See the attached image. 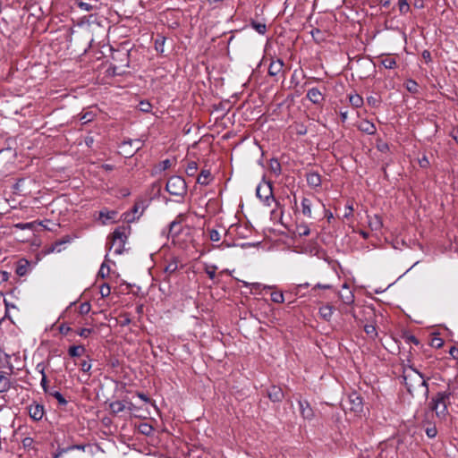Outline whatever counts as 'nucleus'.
Segmentation results:
<instances>
[{
	"label": "nucleus",
	"mask_w": 458,
	"mask_h": 458,
	"mask_svg": "<svg viewBox=\"0 0 458 458\" xmlns=\"http://www.w3.org/2000/svg\"><path fill=\"white\" fill-rule=\"evenodd\" d=\"M403 379L408 392L414 394L416 392H420L424 394L428 393V386L423 377L415 370L411 373L405 374Z\"/></svg>",
	"instance_id": "obj_1"
},
{
	"label": "nucleus",
	"mask_w": 458,
	"mask_h": 458,
	"mask_svg": "<svg viewBox=\"0 0 458 458\" xmlns=\"http://www.w3.org/2000/svg\"><path fill=\"white\" fill-rule=\"evenodd\" d=\"M450 393L439 392L437 393L431 401V409L436 412V415L444 419L447 414V406L450 403Z\"/></svg>",
	"instance_id": "obj_2"
},
{
	"label": "nucleus",
	"mask_w": 458,
	"mask_h": 458,
	"mask_svg": "<svg viewBox=\"0 0 458 458\" xmlns=\"http://www.w3.org/2000/svg\"><path fill=\"white\" fill-rule=\"evenodd\" d=\"M257 197L267 207H271L272 203L277 206V202L273 195L272 184L269 182L262 181L256 189Z\"/></svg>",
	"instance_id": "obj_3"
},
{
	"label": "nucleus",
	"mask_w": 458,
	"mask_h": 458,
	"mask_svg": "<svg viewBox=\"0 0 458 458\" xmlns=\"http://www.w3.org/2000/svg\"><path fill=\"white\" fill-rule=\"evenodd\" d=\"M165 190L171 195L182 197L187 192V184L182 177L173 175L168 179Z\"/></svg>",
	"instance_id": "obj_4"
},
{
	"label": "nucleus",
	"mask_w": 458,
	"mask_h": 458,
	"mask_svg": "<svg viewBox=\"0 0 458 458\" xmlns=\"http://www.w3.org/2000/svg\"><path fill=\"white\" fill-rule=\"evenodd\" d=\"M186 219L185 214H179L176 218L170 223L168 236L174 237L178 235L182 231L181 224Z\"/></svg>",
	"instance_id": "obj_5"
},
{
	"label": "nucleus",
	"mask_w": 458,
	"mask_h": 458,
	"mask_svg": "<svg viewBox=\"0 0 458 458\" xmlns=\"http://www.w3.org/2000/svg\"><path fill=\"white\" fill-rule=\"evenodd\" d=\"M28 412L33 420L38 421L43 418L45 413L44 406L39 403H33L28 406Z\"/></svg>",
	"instance_id": "obj_6"
},
{
	"label": "nucleus",
	"mask_w": 458,
	"mask_h": 458,
	"mask_svg": "<svg viewBox=\"0 0 458 458\" xmlns=\"http://www.w3.org/2000/svg\"><path fill=\"white\" fill-rule=\"evenodd\" d=\"M267 396L274 403H279L284 399V392L281 387L277 386H271L267 389Z\"/></svg>",
	"instance_id": "obj_7"
},
{
	"label": "nucleus",
	"mask_w": 458,
	"mask_h": 458,
	"mask_svg": "<svg viewBox=\"0 0 458 458\" xmlns=\"http://www.w3.org/2000/svg\"><path fill=\"white\" fill-rule=\"evenodd\" d=\"M131 406H132V403H129V406L127 407L125 405L124 402L114 401L109 404V409L113 414L116 415V414L123 411L126 409H128L129 411H131Z\"/></svg>",
	"instance_id": "obj_8"
},
{
	"label": "nucleus",
	"mask_w": 458,
	"mask_h": 458,
	"mask_svg": "<svg viewBox=\"0 0 458 458\" xmlns=\"http://www.w3.org/2000/svg\"><path fill=\"white\" fill-rule=\"evenodd\" d=\"M284 65L283 60H273L268 67V74L272 77L278 75L283 71Z\"/></svg>",
	"instance_id": "obj_9"
},
{
	"label": "nucleus",
	"mask_w": 458,
	"mask_h": 458,
	"mask_svg": "<svg viewBox=\"0 0 458 458\" xmlns=\"http://www.w3.org/2000/svg\"><path fill=\"white\" fill-rule=\"evenodd\" d=\"M349 401L351 403L350 410L354 413L359 414L363 411L361 398L356 394L351 395L349 397Z\"/></svg>",
	"instance_id": "obj_10"
},
{
	"label": "nucleus",
	"mask_w": 458,
	"mask_h": 458,
	"mask_svg": "<svg viewBox=\"0 0 458 458\" xmlns=\"http://www.w3.org/2000/svg\"><path fill=\"white\" fill-rule=\"evenodd\" d=\"M8 373L0 371V393H6L12 386V382Z\"/></svg>",
	"instance_id": "obj_11"
},
{
	"label": "nucleus",
	"mask_w": 458,
	"mask_h": 458,
	"mask_svg": "<svg viewBox=\"0 0 458 458\" xmlns=\"http://www.w3.org/2000/svg\"><path fill=\"white\" fill-rule=\"evenodd\" d=\"M306 180L311 188H317L321 184V177L318 173L310 172L306 174Z\"/></svg>",
	"instance_id": "obj_12"
},
{
	"label": "nucleus",
	"mask_w": 458,
	"mask_h": 458,
	"mask_svg": "<svg viewBox=\"0 0 458 458\" xmlns=\"http://www.w3.org/2000/svg\"><path fill=\"white\" fill-rule=\"evenodd\" d=\"M126 230L127 228L125 226L118 227L113 232L110 238L125 244V242L127 240Z\"/></svg>",
	"instance_id": "obj_13"
},
{
	"label": "nucleus",
	"mask_w": 458,
	"mask_h": 458,
	"mask_svg": "<svg viewBox=\"0 0 458 458\" xmlns=\"http://www.w3.org/2000/svg\"><path fill=\"white\" fill-rule=\"evenodd\" d=\"M116 216L117 212L114 210L103 209L99 212V218L102 219L103 224L114 222Z\"/></svg>",
	"instance_id": "obj_14"
},
{
	"label": "nucleus",
	"mask_w": 458,
	"mask_h": 458,
	"mask_svg": "<svg viewBox=\"0 0 458 458\" xmlns=\"http://www.w3.org/2000/svg\"><path fill=\"white\" fill-rule=\"evenodd\" d=\"M312 200L309 198H303L301 200V212L305 216L312 217Z\"/></svg>",
	"instance_id": "obj_15"
},
{
	"label": "nucleus",
	"mask_w": 458,
	"mask_h": 458,
	"mask_svg": "<svg viewBox=\"0 0 458 458\" xmlns=\"http://www.w3.org/2000/svg\"><path fill=\"white\" fill-rule=\"evenodd\" d=\"M307 98L314 104H318L323 100V96L317 88L309 89Z\"/></svg>",
	"instance_id": "obj_16"
},
{
	"label": "nucleus",
	"mask_w": 458,
	"mask_h": 458,
	"mask_svg": "<svg viewBox=\"0 0 458 458\" xmlns=\"http://www.w3.org/2000/svg\"><path fill=\"white\" fill-rule=\"evenodd\" d=\"M301 412L303 418L305 419H310L313 416V411L311 408L310 407V404L306 401H299Z\"/></svg>",
	"instance_id": "obj_17"
},
{
	"label": "nucleus",
	"mask_w": 458,
	"mask_h": 458,
	"mask_svg": "<svg viewBox=\"0 0 458 458\" xmlns=\"http://www.w3.org/2000/svg\"><path fill=\"white\" fill-rule=\"evenodd\" d=\"M109 250L114 249V252L117 255L122 254L124 247V243L110 238V242L107 243Z\"/></svg>",
	"instance_id": "obj_18"
},
{
	"label": "nucleus",
	"mask_w": 458,
	"mask_h": 458,
	"mask_svg": "<svg viewBox=\"0 0 458 458\" xmlns=\"http://www.w3.org/2000/svg\"><path fill=\"white\" fill-rule=\"evenodd\" d=\"M211 179V173L208 170H202L197 178V182L200 185H208Z\"/></svg>",
	"instance_id": "obj_19"
},
{
	"label": "nucleus",
	"mask_w": 458,
	"mask_h": 458,
	"mask_svg": "<svg viewBox=\"0 0 458 458\" xmlns=\"http://www.w3.org/2000/svg\"><path fill=\"white\" fill-rule=\"evenodd\" d=\"M84 352H85V348L82 345H72L68 350V353L71 357H80Z\"/></svg>",
	"instance_id": "obj_20"
},
{
	"label": "nucleus",
	"mask_w": 458,
	"mask_h": 458,
	"mask_svg": "<svg viewBox=\"0 0 458 458\" xmlns=\"http://www.w3.org/2000/svg\"><path fill=\"white\" fill-rule=\"evenodd\" d=\"M178 260L177 259H173L165 267V273L167 275H172L178 270Z\"/></svg>",
	"instance_id": "obj_21"
},
{
	"label": "nucleus",
	"mask_w": 458,
	"mask_h": 458,
	"mask_svg": "<svg viewBox=\"0 0 458 458\" xmlns=\"http://www.w3.org/2000/svg\"><path fill=\"white\" fill-rule=\"evenodd\" d=\"M47 394L55 398L60 405H66L67 401L59 391L50 390Z\"/></svg>",
	"instance_id": "obj_22"
},
{
	"label": "nucleus",
	"mask_w": 458,
	"mask_h": 458,
	"mask_svg": "<svg viewBox=\"0 0 458 458\" xmlns=\"http://www.w3.org/2000/svg\"><path fill=\"white\" fill-rule=\"evenodd\" d=\"M349 101L351 105L354 107H360L363 104L362 98L358 94H352L349 96Z\"/></svg>",
	"instance_id": "obj_23"
},
{
	"label": "nucleus",
	"mask_w": 458,
	"mask_h": 458,
	"mask_svg": "<svg viewBox=\"0 0 458 458\" xmlns=\"http://www.w3.org/2000/svg\"><path fill=\"white\" fill-rule=\"evenodd\" d=\"M382 220L379 216H375L373 218L369 220V226L371 230L377 231L380 230L382 227Z\"/></svg>",
	"instance_id": "obj_24"
},
{
	"label": "nucleus",
	"mask_w": 458,
	"mask_h": 458,
	"mask_svg": "<svg viewBox=\"0 0 458 458\" xmlns=\"http://www.w3.org/2000/svg\"><path fill=\"white\" fill-rule=\"evenodd\" d=\"M165 43V38L163 36H158L155 40V49L158 52L163 54L164 53V46Z\"/></svg>",
	"instance_id": "obj_25"
},
{
	"label": "nucleus",
	"mask_w": 458,
	"mask_h": 458,
	"mask_svg": "<svg viewBox=\"0 0 458 458\" xmlns=\"http://www.w3.org/2000/svg\"><path fill=\"white\" fill-rule=\"evenodd\" d=\"M319 314L326 320H329L331 316H332V314H333L332 307H330V306H323V307H321L319 309Z\"/></svg>",
	"instance_id": "obj_26"
},
{
	"label": "nucleus",
	"mask_w": 458,
	"mask_h": 458,
	"mask_svg": "<svg viewBox=\"0 0 458 458\" xmlns=\"http://www.w3.org/2000/svg\"><path fill=\"white\" fill-rule=\"evenodd\" d=\"M198 170V165L195 161H190L187 164L185 172L189 176H193Z\"/></svg>",
	"instance_id": "obj_27"
},
{
	"label": "nucleus",
	"mask_w": 458,
	"mask_h": 458,
	"mask_svg": "<svg viewBox=\"0 0 458 458\" xmlns=\"http://www.w3.org/2000/svg\"><path fill=\"white\" fill-rule=\"evenodd\" d=\"M75 4L81 10L86 12H90L94 9V6L89 3L83 2L81 0H75Z\"/></svg>",
	"instance_id": "obj_28"
},
{
	"label": "nucleus",
	"mask_w": 458,
	"mask_h": 458,
	"mask_svg": "<svg viewBox=\"0 0 458 458\" xmlns=\"http://www.w3.org/2000/svg\"><path fill=\"white\" fill-rule=\"evenodd\" d=\"M251 26L253 29H255L256 31H258L259 34H265L267 31V26L265 23L258 22V21H252Z\"/></svg>",
	"instance_id": "obj_29"
},
{
	"label": "nucleus",
	"mask_w": 458,
	"mask_h": 458,
	"mask_svg": "<svg viewBox=\"0 0 458 458\" xmlns=\"http://www.w3.org/2000/svg\"><path fill=\"white\" fill-rule=\"evenodd\" d=\"M74 449H77V450H82L84 451L85 450V445H70L68 446L67 448L65 449H63L61 452H59L57 454H55V458H58L62 455L63 453H65L67 451H71V450H74Z\"/></svg>",
	"instance_id": "obj_30"
},
{
	"label": "nucleus",
	"mask_w": 458,
	"mask_h": 458,
	"mask_svg": "<svg viewBox=\"0 0 458 458\" xmlns=\"http://www.w3.org/2000/svg\"><path fill=\"white\" fill-rule=\"evenodd\" d=\"M296 233L300 236H307L310 234V231L307 225H299L296 227Z\"/></svg>",
	"instance_id": "obj_31"
},
{
	"label": "nucleus",
	"mask_w": 458,
	"mask_h": 458,
	"mask_svg": "<svg viewBox=\"0 0 458 458\" xmlns=\"http://www.w3.org/2000/svg\"><path fill=\"white\" fill-rule=\"evenodd\" d=\"M271 300L276 303H283L284 301V294L281 292H274L271 293Z\"/></svg>",
	"instance_id": "obj_32"
},
{
	"label": "nucleus",
	"mask_w": 458,
	"mask_h": 458,
	"mask_svg": "<svg viewBox=\"0 0 458 458\" xmlns=\"http://www.w3.org/2000/svg\"><path fill=\"white\" fill-rule=\"evenodd\" d=\"M94 116L95 114L92 112H86L81 114L80 120L82 122V123H88L93 120Z\"/></svg>",
	"instance_id": "obj_33"
},
{
	"label": "nucleus",
	"mask_w": 458,
	"mask_h": 458,
	"mask_svg": "<svg viewBox=\"0 0 458 458\" xmlns=\"http://www.w3.org/2000/svg\"><path fill=\"white\" fill-rule=\"evenodd\" d=\"M110 267L106 263H103L98 271V276L105 278L109 275Z\"/></svg>",
	"instance_id": "obj_34"
},
{
	"label": "nucleus",
	"mask_w": 458,
	"mask_h": 458,
	"mask_svg": "<svg viewBox=\"0 0 458 458\" xmlns=\"http://www.w3.org/2000/svg\"><path fill=\"white\" fill-rule=\"evenodd\" d=\"M364 330L366 334L371 338H374L377 335V331L374 325H366L364 327Z\"/></svg>",
	"instance_id": "obj_35"
},
{
	"label": "nucleus",
	"mask_w": 458,
	"mask_h": 458,
	"mask_svg": "<svg viewBox=\"0 0 458 458\" xmlns=\"http://www.w3.org/2000/svg\"><path fill=\"white\" fill-rule=\"evenodd\" d=\"M99 293L104 298L109 296L111 293L110 286L107 284H103L99 288Z\"/></svg>",
	"instance_id": "obj_36"
},
{
	"label": "nucleus",
	"mask_w": 458,
	"mask_h": 458,
	"mask_svg": "<svg viewBox=\"0 0 458 458\" xmlns=\"http://www.w3.org/2000/svg\"><path fill=\"white\" fill-rule=\"evenodd\" d=\"M90 304L89 302H83L79 307V313L81 315H86L90 311Z\"/></svg>",
	"instance_id": "obj_37"
},
{
	"label": "nucleus",
	"mask_w": 458,
	"mask_h": 458,
	"mask_svg": "<svg viewBox=\"0 0 458 458\" xmlns=\"http://www.w3.org/2000/svg\"><path fill=\"white\" fill-rule=\"evenodd\" d=\"M172 166V161L170 159H165L160 162L157 165L159 171H165Z\"/></svg>",
	"instance_id": "obj_38"
},
{
	"label": "nucleus",
	"mask_w": 458,
	"mask_h": 458,
	"mask_svg": "<svg viewBox=\"0 0 458 458\" xmlns=\"http://www.w3.org/2000/svg\"><path fill=\"white\" fill-rule=\"evenodd\" d=\"M361 130L369 134H372L375 131V126L370 123H364L361 126Z\"/></svg>",
	"instance_id": "obj_39"
},
{
	"label": "nucleus",
	"mask_w": 458,
	"mask_h": 458,
	"mask_svg": "<svg viewBox=\"0 0 458 458\" xmlns=\"http://www.w3.org/2000/svg\"><path fill=\"white\" fill-rule=\"evenodd\" d=\"M208 233H209V239L212 242H218L220 240V233L217 230L211 229V230H209Z\"/></svg>",
	"instance_id": "obj_40"
},
{
	"label": "nucleus",
	"mask_w": 458,
	"mask_h": 458,
	"mask_svg": "<svg viewBox=\"0 0 458 458\" xmlns=\"http://www.w3.org/2000/svg\"><path fill=\"white\" fill-rule=\"evenodd\" d=\"M40 373L42 374V379H41V386L46 393H48L50 390L47 389V376L44 372V369L40 370Z\"/></svg>",
	"instance_id": "obj_41"
},
{
	"label": "nucleus",
	"mask_w": 458,
	"mask_h": 458,
	"mask_svg": "<svg viewBox=\"0 0 458 458\" xmlns=\"http://www.w3.org/2000/svg\"><path fill=\"white\" fill-rule=\"evenodd\" d=\"M395 61L393 58H386L383 61V64L387 69H392L395 66Z\"/></svg>",
	"instance_id": "obj_42"
},
{
	"label": "nucleus",
	"mask_w": 458,
	"mask_h": 458,
	"mask_svg": "<svg viewBox=\"0 0 458 458\" xmlns=\"http://www.w3.org/2000/svg\"><path fill=\"white\" fill-rule=\"evenodd\" d=\"M92 333L91 328H81L79 331H77V334L84 338H87L90 334Z\"/></svg>",
	"instance_id": "obj_43"
},
{
	"label": "nucleus",
	"mask_w": 458,
	"mask_h": 458,
	"mask_svg": "<svg viewBox=\"0 0 458 458\" xmlns=\"http://www.w3.org/2000/svg\"><path fill=\"white\" fill-rule=\"evenodd\" d=\"M399 9L401 13H406L409 11L410 6L407 4L406 0H400L399 1Z\"/></svg>",
	"instance_id": "obj_44"
},
{
	"label": "nucleus",
	"mask_w": 458,
	"mask_h": 458,
	"mask_svg": "<svg viewBox=\"0 0 458 458\" xmlns=\"http://www.w3.org/2000/svg\"><path fill=\"white\" fill-rule=\"evenodd\" d=\"M81 369L85 372V373H89V370L91 369V364L89 362V361H86V360H83L81 364Z\"/></svg>",
	"instance_id": "obj_45"
},
{
	"label": "nucleus",
	"mask_w": 458,
	"mask_h": 458,
	"mask_svg": "<svg viewBox=\"0 0 458 458\" xmlns=\"http://www.w3.org/2000/svg\"><path fill=\"white\" fill-rule=\"evenodd\" d=\"M70 331H72V328L65 325V324H62L60 325L59 327V332L63 335H67Z\"/></svg>",
	"instance_id": "obj_46"
},
{
	"label": "nucleus",
	"mask_w": 458,
	"mask_h": 458,
	"mask_svg": "<svg viewBox=\"0 0 458 458\" xmlns=\"http://www.w3.org/2000/svg\"><path fill=\"white\" fill-rule=\"evenodd\" d=\"M426 433H427V436H428V437H431V438H432V437H436V435H437V429H436V428H435V427H433V428H428L426 429Z\"/></svg>",
	"instance_id": "obj_47"
},
{
	"label": "nucleus",
	"mask_w": 458,
	"mask_h": 458,
	"mask_svg": "<svg viewBox=\"0 0 458 458\" xmlns=\"http://www.w3.org/2000/svg\"><path fill=\"white\" fill-rule=\"evenodd\" d=\"M95 142V140H94V137L93 136H87L85 138V144L89 147V148H92L93 147V144Z\"/></svg>",
	"instance_id": "obj_48"
},
{
	"label": "nucleus",
	"mask_w": 458,
	"mask_h": 458,
	"mask_svg": "<svg viewBox=\"0 0 458 458\" xmlns=\"http://www.w3.org/2000/svg\"><path fill=\"white\" fill-rule=\"evenodd\" d=\"M407 89L409 91H416L417 89V83L413 81H410L407 83Z\"/></svg>",
	"instance_id": "obj_49"
},
{
	"label": "nucleus",
	"mask_w": 458,
	"mask_h": 458,
	"mask_svg": "<svg viewBox=\"0 0 458 458\" xmlns=\"http://www.w3.org/2000/svg\"><path fill=\"white\" fill-rule=\"evenodd\" d=\"M216 267H213L211 269L208 268L206 269V273L208 274V277L210 279H214L215 276H216Z\"/></svg>",
	"instance_id": "obj_50"
},
{
	"label": "nucleus",
	"mask_w": 458,
	"mask_h": 458,
	"mask_svg": "<svg viewBox=\"0 0 458 458\" xmlns=\"http://www.w3.org/2000/svg\"><path fill=\"white\" fill-rule=\"evenodd\" d=\"M449 353L454 360H458V348L452 347L449 351Z\"/></svg>",
	"instance_id": "obj_51"
},
{
	"label": "nucleus",
	"mask_w": 458,
	"mask_h": 458,
	"mask_svg": "<svg viewBox=\"0 0 458 458\" xmlns=\"http://www.w3.org/2000/svg\"><path fill=\"white\" fill-rule=\"evenodd\" d=\"M331 288V285L330 284H316L314 287H313V291H315L316 289H330Z\"/></svg>",
	"instance_id": "obj_52"
},
{
	"label": "nucleus",
	"mask_w": 458,
	"mask_h": 458,
	"mask_svg": "<svg viewBox=\"0 0 458 458\" xmlns=\"http://www.w3.org/2000/svg\"><path fill=\"white\" fill-rule=\"evenodd\" d=\"M32 443H33V439L31 437H25L22 440V444L25 447L31 445Z\"/></svg>",
	"instance_id": "obj_53"
},
{
	"label": "nucleus",
	"mask_w": 458,
	"mask_h": 458,
	"mask_svg": "<svg viewBox=\"0 0 458 458\" xmlns=\"http://www.w3.org/2000/svg\"><path fill=\"white\" fill-rule=\"evenodd\" d=\"M432 344L437 348L441 347L443 345V342L440 338H435L432 341Z\"/></svg>",
	"instance_id": "obj_54"
},
{
	"label": "nucleus",
	"mask_w": 458,
	"mask_h": 458,
	"mask_svg": "<svg viewBox=\"0 0 458 458\" xmlns=\"http://www.w3.org/2000/svg\"><path fill=\"white\" fill-rule=\"evenodd\" d=\"M149 107H150V104L149 103H144V102L140 103V110L141 111L148 112Z\"/></svg>",
	"instance_id": "obj_55"
},
{
	"label": "nucleus",
	"mask_w": 458,
	"mask_h": 458,
	"mask_svg": "<svg viewBox=\"0 0 458 458\" xmlns=\"http://www.w3.org/2000/svg\"><path fill=\"white\" fill-rule=\"evenodd\" d=\"M16 273L19 276H23L26 273V267L24 266H20L16 269Z\"/></svg>",
	"instance_id": "obj_56"
},
{
	"label": "nucleus",
	"mask_w": 458,
	"mask_h": 458,
	"mask_svg": "<svg viewBox=\"0 0 458 458\" xmlns=\"http://www.w3.org/2000/svg\"><path fill=\"white\" fill-rule=\"evenodd\" d=\"M64 242H63V241L55 242L54 247L52 248V250L54 251L56 250L58 252L61 251V249L58 247L61 246Z\"/></svg>",
	"instance_id": "obj_57"
},
{
	"label": "nucleus",
	"mask_w": 458,
	"mask_h": 458,
	"mask_svg": "<svg viewBox=\"0 0 458 458\" xmlns=\"http://www.w3.org/2000/svg\"><path fill=\"white\" fill-rule=\"evenodd\" d=\"M408 341L414 344H419V340L414 336V335H410L408 336Z\"/></svg>",
	"instance_id": "obj_58"
},
{
	"label": "nucleus",
	"mask_w": 458,
	"mask_h": 458,
	"mask_svg": "<svg viewBox=\"0 0 458 458\" xmlns=\"http://www.w3.org/2000/svg\"><path fill=\"white\" fill-rule=\"evenodd\" d=\"M271 168L274 172H276L277 170L280 171V164L277 161H275V165L274 164H271Z\"/></svg>",
	"instance_id": "obj_59"
},
{
	"label": "nucleus",
	"mask_w": 458,
	"mask_h": 458,
	"mask_svg": "<svg viewBox=\"0 0 458 458\" xmlns=\"http://www.w3.org/2000/svg\"><path fill=\"white\" fill-rule=\"evenodd\" d=\"M420 164L422 167H426L428 165V160L426 157H423L420 160Z\"/></svg>",
	"instance_id": "obj_60"
},
{
	"label": "nucleus",
	"mask_w": 458,
	"mask_h": 458,
	"mask_svg": "<svg viewBox=\"0 0 458 458\" xmlns=\"http://www.w3.org/2000/svg\"><path fill=\"white\" fill-rule=\"evenodd\" d=\"M131 323V319L128 316H126L124 318V319L122 321L121 325L122 326H126V325H129Z\"/></svg>",
	"instance_id": "obj_61"
},
{
	"label": "nucleus",
	"mask_w": 458,
	"mask_h": 458,
	"mask_svg": "<svg viewBox=\"0 0 458 458\" xmlns=\"http://www.w3.org/2000/svg\"><path fill=\"white\" fill-rule=\"evenodd\" d=\"M261 284L259 283L251 284V289L259 290L260 288Z\"/></svg>",
	"instance_id": "obj_62"
},
{
	"label": "nucleus",
	"mask_w": 458,
	"mask_h": 458,
	"mask_svg": "<svg viewBox=\"0 0 458 458\" xmlns=\"http://www.w3.org/2000/svg\"><path fill=\"white\" fill-rule=\"evenodd\" d=\"M390 1L391 0H380V4L383 5V6H388L390 4Z\"/></svg>",
	"instance_id": "obj_63"
},
{
	"label": "nucleus",
	"mask_w": 458,
	"mask_h": 458,
	"mask_svg": "<svg viewBox=\"0 0 458 458\" xmlns=\"http://www.w3.org/2000/svg\"><path fill=\"white\" fill-rule=\"evenodd\" d=\"M140 209V204L136 203L134 206H133V208H132V211L133 213H137Z\"/></svg>",
	"instance_id": "obj_64"
}]
</instances>
